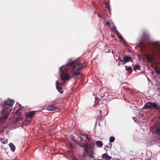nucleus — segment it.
<instances>
[{
    "label": "nucleus",
    "instance_id": "obj_8",
    "mask_svg": "<svg viewBox=\"0 0 160 160\" xmlns=\"http://www.w3.org/2000/svg\"><path fill=\"white\" fill-rule=\"evenodd\" d=\"M102 158L105 159L107 160H110L111 157L108 155L107 153L103 154L102 155Z\"/></svg>",
    "mask_w": 160,
    "mask_h": 160
},
{
    "label": "nucleus",
    "instance_id": "obj_29",
    "mask_svg": "<svg viewBox=\"0 0 160 160\" xmlns=\"http://www.w3.org/2000/svg\"><path fill=\"white\" fill-rule=\"evenodd\" d=\"M97 14L98 15V16L99 17H101V16L100 15H98V13H97Z\"/></svg>",
    "mask_w": 160,
    "mask_h": 160
},
{
    "label": "nucleus",
    "instance_id": "obj_17",
    "mask_svg": "<svg viewBox=\"0 0 160 160\" xmlns=\"http://www.w3.org/2000/svg\"><path fill=\"white\" fill-rule=\"evenodd\" d=\"M115 140V138L113 136H111L109 138V142H113Z\"/></svg>",
    "mask_w": 160,
    "mask_h": 160
},
{
    "label": "nucleus",
    "instance_id": "obj_15",
    "mask_svg": "<svg viewBox=\"0 0 160 160\" xmlns=\"http://www.w3.org/2000/svg\"><path fill=\"white\" fill-rule=\"evenodd\" d=\"M110 27L112 30H113V32H115V30H116V28L113 24H111L110 26Z\"/></svg>",
    "mask_w": 160,
    "mask_h": 160
},
{
    "label": "nucleus",
    "instance_id": "obj_6",
    "mask_svg": "<svg viewBox=\"0 0 160 160\" xmlns=\"http://www.w3.org/2000/svg\"><path fill=\"white\" fill-rule=\"evenodd\" d=\"M115 32L114 33H115L117 35L118 38L120 39L121 40H122V42L123 44L124 45H126V42L121 35L119 33L117 30H115Z\"/></svg>",
    "mask_w": 160,
    "mask_h": 160
},
{
    "label": "nucleus",
    "instance_id": "obj_5",
    "mask_svg": "<svg viewBox=\"0 0 160 160\" xmlns=\"http://www.w3.org/2000/svg\"><path fill=\"white\" fill-rule=\"evenodd\" d=\"M84 149L85 151L88 154L89 157L91 158H93V155L94 153L92 150H91L89 148L88 146L87 145L85 147Z\"/></svg>",
    "mask_w": 160,
    "mask_h": 160
},
{
    "label": "nucleus",
    "instance_id": "obj_4",
    "mask_svg": "<svg viewBox=\"0 0 160 160\" xmlns=\"http://www.w3.org/2000/svg\"><path fill=\"white\" fill-rule=\"evenodd\" d=\"M143 108L145 109H157L160 111V106L158 105L157 103L148 102L146 103L144 106Z\"/></svg>",
    "mask_w": 160,
    "mask_h": 160
},
{
    "label": "nucleus",
    "instance_id": "obj_19",
    "mask_svg": "<svg viewBox=\"0 0 160 160\" xmlns=\"http://www.w3.org/2000/svg\"><path fill=\"white\" fill-rule=\"evenodd\" d=\"M155 70L156 73L160 74V68H157L155 69Z\"/></svg>",
    "mask_w": 160,
    "mask_h": 160
},
{
    "label": "nucleus",
    "instance_id": "obj_24",
    "mask_svg": "<svg viewBox=\"0 0 160 160\" xmlns=\"http://www.w3.org/2000/svg\"><path fill=\"white\" fill-rule=\"evenodd\" d=\"M95 99L97 101H98V100H100V99L98 98V97L95 98Z\"/></svg>",
    "mask_w": 160,
    "mask_h": 160
},
{
    "label": "nucleus",
    "instance_id": "obj_2",
    "mask_svg": "<svg viewBox=\"0 0 160 160\" xmlns=\"http://www.w3.org/2000/svg\"><path fill=\"white\" fill-rule=\"evenodd\" d=\"M14 100L8 99L6 101H3L4 104L1 105L3 108L0 113V123L4 122L7 119L9 115L8 111L6 109L10 107H12L13 104Z\"/></svg>",
    "mask_w": 160,
    "mask_h": 160
},
{
    "label": "nucleus",
    "instance_id": "obj_7",
    "mask_svg": "<svg viewBox=\"0 0 160 160\" xmlns=\"http://www.w3.org/2000/svg\"><path fill=\"white\" fill-rule=\"evenodd\" d=\"M131 58L130 57H129L128 56H125L124 57H123V61H124L123 64H124L127 62L131 61Z\"/></svg>",
    "mask_w": 160,
    "mask_h": 160
},
{
    "label": "nucleus",
    "instance_id": "obj_11",
    "mask_svg": "<svg viewBox=\"0 0 160 160\" xmlns=\"http://www.w3.org/2000/svg\"><path fill=\"white\" fill-rule=\"evenodd\" d=\"M154 128H155V127H154ZM155 128L156 130L155 133L156 134L160 136V125L158 127H155Z\"/></svg>",
    "mask_w": 160,
    "mask_h": 160
},
{
    "label": "nucleus",
    "instance_id": "obj_18",
    "mask_svg": "<svg viewBox=\"0 0 160 160\" xmlns=\"http://www.w3.org/2000/svg\"><path fill=\"white\" fill-rule=\"evenodd\" d=\"M148 58L150 61H152L153 60V59L154 58L153 55V56H148Z\"/></svg>",
    "mask_w": 160,
    "mask_h": 160
},
{
    "label": "nucleus",
    "instance_id": "obj_30",
    "mask_svg": "<svg viewBox=\"0 0 160 160\" xmlns=\"http://www.w3.org/2000/svg\"><path fill=\"white\" fill-rule=\"evenodd\" d=\"M73 140L74 142H76V140L75 139H73Z\"/></svg>",
    "mask_w": 160,
    "mask_h": 160
},
{
    "label": "nucleus",
    "instance_id": "obj_26",
    "mask_svg": "<svg viewBox=\"0 0 160 160\" xmlns=\"http://www.w3.org/2000/svg\"><path fill=\"white\" fill-rule=\"evenodd\" d=\"M133 119L134 121L135 122H136V119H137L135 117H133L132 118Z\"/></svg>",
    "mask_w": 160,
    "mask_h": 160
},
{
    "label": "nucleus",
    "instance_id": "obj_25",
    "mask_svg": "<svg viewBox=\"0 0 160 160\" xmlns=\"http://www.w3.org/2000/svg\"><path fill=\"white\" fill-rule=\"evenodd\" d=\"M118 59L120 61V62H122L123 60L120 58V57H118Z\"/></svg>",
    "mask_w": 160,
    "mask_h": 160
},
{
    "label": "nucleus",
    "instance_id": "obj_33",
    "mask_svg": "<svg viewBox=\"0 0 160 160\" xmlns=\"http://www.w3.org/2000/svg\"><path fill=\"white\" fill-rule=\"evenodd\" d=\"M112 53H113V52L112 51Z\"/></svg>",
    "mask_w": 160,
    "mask_h": 160
},
{
    "label": "nucleus",
    "instance_id": "obj_13",
    "mask_svg": "<svg viewBox=\"0 0 160 160\" xmlns=\"http://www.w3.org/2000/svg\"><path fill=\"white\" fill-rule=\"evenodd\" d=\"M47 109L49 111H52L56 109V108L53 106H51L48 107Z\"/></svg>",
    "mask_w": 160,
    "mask_h": 160
},
{
    "label": "nucleus",
    "instance_id": "obj_12",
    "mask_svg": "<svg viewBox=\"0 0 160 160\" xmlns=\"http://www.w3.org/2000/svg\"><path fill=\"white\" fill-rule=\"evenodd\" d=\"M96 144L99 147H101L103 145V143L102 141H98L96 142Z\"/></svg>",
    "mask_w": 160,
    "mask_h": 160
},
{
    "label": "nucleus",
    "instance_id": "obj_22",
    "mask_svg": "<svg viewBox=\"0 0 160 160\" xmlns=\"http://www.w3.org/2000/svg\"><path fill=\"white\" fill-rule=\"evenodd\" d=\"M106 24L109 27L111 25V23H110L109 22H106Z\"/></svg>",
    "mask_w": 160,
    "mask_h": 160
},
{
    "label": "nucleus",
    "instance_id": "obj_21",
    "mask_svg": "<svg viewBox=\"0 0 160 160\" xmlns=\"http://www.w3.org/2000/svg\"><path fill=\"white\" fill-rule=\"evenodd\" d=\"M18 105H19V108L17 110H18L19 111L20 110H21L22 109V108L21 107V105H20V104H18Z\"/></svg>",
    "mask_w": 160,
    "mask_h": 160
},
{
    "label": "nucleus",
    "instance_id": "obj_9",
    "mask_svg": "<svg viewBox=\"0 0 160 160\" xmlns=\"http://www.w3.org/2000/svg\"><path fill=\"white\" fill-rule=\"evenodd\" d=\"M35 111L29 112L26 115L27 118H31L34 115Z\"/></svg>",
    "mask_w": 160,
    "mask_h": 160
},
{
    "label": "nucleus",
    "instance_id": "obj_32",
    "mask_svg": "<svg viewBox=\"0 0 160 160\" xmlns=\"http://www.w3.org/2000/svg\"><path fill=\"white\" fill-rule=\"evenodd\" d=\"M110 52V50H109V52Z\"/></svg>",
    "mask_w": 160,
    "mask_h": 160
},
{
    "label": "nucleus",
    "instance_id": "obj_23",
    "mask_svg": "<svg viewBox=\"0 0 160 160\" xmlns=\"http://www.w3.org/2000/svg\"><path fill=\"white\" fill-rule=\"evenodd\" d=\"M106 7L108 9H110V6H109V4H106Z\"/></svg>",
    "mask_w": 160,
    "mask_h": 160
},
{
    "label": "nucleus",
    "instance_id": "obj_1",
    "mask_svg": "<svg viewBox=\"0 0 160 160\" xmlns=\"http://www.w3.org/2000/svg\"><path fill=\"white\" fill-rule=\"evenodd\" d=\"M82 65L79 62L78 60L73 62L72 59H69L66 65L60 68V77L63 81L62 83L56 82V88L61 93H63L62 86L65 82L73 76L80 74L79 70L84 68Z\"/></svg>",
    "mask_w": 160,
    "mask_h": 160
},
{
    "label": "nucleus",
    "instance_id": "obj_27",
    "mask_svg": "<svg viewBox=\"0 0 160 160\" xmlns=\"http://www.w3.org/2000/svg\"><path fill=\"white\" fill-rule=\"evenodd\" d=\"M70 146L72 148H74V146H73V145L72 143H71L70 144Z\"/></svg>",
    "mask_w": 160,
    "mask_h": 160
},
{
    "label": "nucleus",
    "instance_id": "obj_10",
    "mask_svg": "<svg viewBox=\"0 0 160 160\" xmlns=\"http://www.w3.org/2000/svg\"><path fill=\"white\" fill-rule=\"evenodd\" d=\"M9 146L12 152H14L15 150V147L14 145L12 143H10L9 144Z\"/></svg>",
    "mask_w": 160,
    "mask_h": 160
},
{
    "label": "nucleus",
    "instance_id": "obj_3",
    "mask_svg": "<svg viewBox=\"0 0 160 160\" xmlns=\"http://www.w3.org/2000/svg\"><path fill=\"white\" fill-rule=\"evenodd\" d=\"M145 49H149L154 52L153 54H160V42H152L144 44L142 46Z\"/></svg>",
    "mask_w": 160,
    "mask_h": 160
},
{
    "label": "nucleus",
    "instance_id": "obj_34",
    "mask_svg": "<svg viewBox=\"0 0 160 160\" xmlns=\"http://www.w3.org/2000/svg\"><path fill=\"white\" fill-rule=\"evenodd\" d=\"M118 65H120V63H118Z\"/></svg>",
    "mask_w": 160,
    "mask_h": 160
},
{
    "label": "nucleus",
    "instance_id": "obj_16",
    "mask_svg": "<svg viewBox=\"0 0 160 160\" xmlns=\"http://www.w3.org/2000/svg\"><path fill=\"white\" fill-rule=\"evenodd\" d=\"M133 69L135 71H136L137 70H139L140 67L138 65H135L133 68Z\"/></svg>",
    "mask_w": 160,
    "mask_h": 160
},
{
    "label": "nucleus",
    "instance_id": "obj_31",
    "mask_svg": "<svg viewBox=\"0 0 160 160\" xmlns=\"http://www.w3.org/2000/svg\"><path fill=\"white\" fill-rule=\"evenodd\" d=\"M79 138L81 140H82V138L81 137H80Z\"/></svg>",
    "mask_w": 160,
    "mask_h": 160
},
{
    "label": "nucleus",
    "instance_id": "obj_20",
    "mask_svg": "<svg viewBox=\"0 0 160 160\" xmlns=\"http://www.w3.org/2000/svg\"><path fill=\"white\" fill-rule=\"evenodd\" d=\"M126 67V66H125ZM125 69L126 71H131L132 70V68L131 67H129L128 68L126 67Z\"/></svg>",
    "mask_w": 160,
    "mask_h": 160
},
{
    "label": "nucleus",
    "instance_id": "obj_14",
    "mask_svg": "<svg viewBox=\"0 0 160 160\" xmlns=\"http://www.w3.org/2000/svg\"><path fill=\"white\" fill-rule=\"evenodd\" d=\"M1 141L2 143L5 144L8 143V140L7 139L1 138Z\"/></svg>",
    "mask_w": 160,
    "mask_h": 160
},
{
    "label": "nucleus",
    "instance_id": "obj_28",
    "mask_svg": "<svg viewBox=\"0 0 160 160\" xmlns=\"http://www.w3.org/2000/svg\"><path fill=\"white\" fill-rule=\"evenodd\" d=\"M84 136H85L87 139H88V138L87 135H84Z\"/></svg>",
    "mask_w": 160,
    "mask_h": 160
}]
</instances>
